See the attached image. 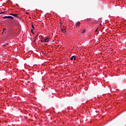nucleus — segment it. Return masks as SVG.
<instances>
[{
	"instance_id": "nucleus-1",
	"label": "nucleus",
	"mask_w": 126,
	"mask_h": 126,
	"mask_svg": "<svg viewBox=\"0 0 126 126\" xmlns=\"http://www.w3.org/2000/svg\"><path fill=\"white\" fill-rule=\"evenodd\" d=\"M2 18H4V19L8 18L9 19H13V17L11 16H5Z\"/></svg>"
},
{
	"instance_id": "nucleus-2",
	"label": "nucleus",
	"mask_w": 126,
	"mask_h": 126,
	"mask_svg": "<svg viewBox=\"0 0 126 126\" xmlns=\"http://www.w3.org/2000/svg\"><path fill=\"white\" fill-rule=\"evenodd\" d=\"M71 61H75L76 60V57L75 56H72L71 58H70Z\"/></svg>"
},
{
	"instance_id": "nucleus-3",
	"label": "nucleus",
	"mask_w": 126,
	"mask_h": 126,
	"mask_svg": "<svg viewBox=\"0 0 126 126\" xmlns=\"http://www.w3.org/2000/svg\"><path fill=\"white\" fill-rule=\"evenodd\" d=\"M10 15H12V16H15V17H17V16L18 15V14L11 13L10 14Z\"/></svg>"
},
{
	"instance_id": "nucleus-4",
	"label": "nucleus",
	"mask_w": 126,
	"mask_h": 126,
	"mask_svg": "<svg viewBox=\"0 0 126 126\" xmlns=\"http://www.w3.org/2000/svg\"><path fill=\"white\" fill-rule=\"evenodd\" d=\"M64 29H65V27H64V26H61V30H63Z\"/></svg>"
},
{
	"instance_id": "nucleus-5",
	"label": "nucleus",
	"mask_w": 126,
	"mask_h": 126,
	"mask_svg": "<svg viewBox=\"0 0 126 126\" xmlns=\"http://www.w3.org/2000/svg\"><path fill=\"white\" fill-rule=\"evenodd\" d=\"M61 31L64 34H65V33H66V31L65 30V29L64 30H61Z\"/></svg>"
},
{
	"instance_id": "nucleus-6",
	"label": "nucleus",
	"mask_w": 126,
	"mask_h": 126,
	"mask_svg": "<svg viewBox=\"0 0 126 126\" xmlns=\"http://www.w3.org/2000/svg\"><path fill=\"white\" fill-rule=\"evenodd\" d=\"M49 39H50V38L47 37V38H45L44 40H45V42H49Z\"/></svg>"
},
{
	"instance_id": "nucleus-7",
	"label": "nucleus",
	"mask_w": 126,
	"mask_h": 126,
	"mask_svg": "<svg viewBox=\"0 0 126 126\" xmlns=\"http://www.w3.org/2000/svg\"><path fill=\"white\" fill-rule=\"evenodd\" d=\"M76 25H77V26H79V25H80V22H77Z\"/></svg>"
},
{
	"instance_id": "nucleus-8",
	"label": "nucleus",
	"mask_w": 126,
	"mask_h": 126,
	"mask_svg": "<svg viewBox=\"0 0 126 126\" xmlns=\"http://www.w3.org/2000/svg\"><path fill=\"white\" fill-rule=\"evenodd\" d=\"M38 35H39V34H37V35L33 38L34 40H37V37H38Z\"/></svg>"
},
{
	"instance_id": "nucleus-9",
	"label": "nucleus",
	"mask_w": 126,
	"mask_h": 126,
	"mask_svg": "<svg viewBox=\"0 0 126 126\" xmlns=\"http://www.w3.org/2000/svg\"><path fill=\"white\" fill-rule=\"evenodd\" d=\"M0 14H6V13H5V11H4V12H1L0 13Z\"/></svg>"
},
{
	"instance_id": "nucleus-10",
	"label": "nucleus",
	"mask_w": 126,
	"mask_h": 126,
	"mask_svg": "<svg viewBox=\"0 0 126 126\" xmlns=\"http://www.w3.org/2000/svg\"><path fill=\"white\" fill-rule=\"evenodd\" d=\"M6 31V28H4V29H3L2 34H3V32H4L5 31Z\"/></svg>"
},
{
	"instance_id": "nucleus-11",
	"label": "nucleus",
	"mask_w": 126,
	"mask_h": 126,
	"mask_svg": "<svg viewBox=\"0 0 126 126\" xmlns=\"http://www.w3.org/2000/svg\"><path fill=\"white\" fill-rule=\"evenodd\" d=\"M41 41L42 43H46V41L45 40V39H43V40H41Z\"/></svg>"
},
{
	"instance_id": "nucleus-12",
	"label": "nucleus",
	"mask_w": 126,
	"mask_h": 126,
	"mask_svg": "<svg viewBox=\"0 0 126 126\" xmlns=\"http://www.w3.org/2000/svg\"><path fill=\"white\" fill-rule=\"evenodd\" d=\"M31 32L32 33V34H33V35H34L35 33H34V32H33V29L31 30Z\"/></svg>"
},
{
	"instance_id": "nucleus-13",
	"label": "nucleus",
	"mask_w": 126,
	"mask_h": 126,
	"mask_svg": "<svg viewBox=\"0 0 126 126\" xmlns=\"http://www.w3.org/2000/svg\"><path fill=\"white\" fill-rule=\"evenodd\" d=\"M83 34H84V33H85V30H84L83 32H82Z\"/></svg>"
},
{
	"instance_id": "nucleus-14",
	"label": "nucleus",
	"mask_w": 126,
	"mask_h": 126,
	"mask_svg": "<svg viewBox=\"0 0 126 126\" xmlns=\"http://www.w3.org/2000/svg\"><path fill=\"white\" fill-rule=\"evenodd\" d=\"M32 27L33 28V29H34V30H35V28H34V26L33 25H32Z\"/></svg>"
},
{
	"instance_id": "nucleus-15",
	"label": "nucleus",
	"mask_w": 126,
	"mask_h": 126,
	"mask_svg": "<svg viewBox=\"0 0 126 126\" xmlns=\"http://www.w3.org/2000/svg\"><path fill=\"white\" fill-rule=\"evenodd\" d=\"M95 32H98V29L95 30Z\"/></svg>"
},
{
	"instance_id": "nucleus-16",
	"label": "nucleus",
	"mask_w": 126,
	"mask_h": 126,
	"mask_svg": "<svg viewBox=\"0 0 126 126\" xmlns=\"http://www.w3.org/2000/svg\"><path fill=\"white\" fill-rule=\"evenodd\" d=\"M26 14H29V13H28L27 12H26Z\"/></svg>"
},
{
	"instance_id": "nucleus-17",
	"label": "nucleus",
	"mask_w": 126,
	"mask_h": 126,
	"mask_svg": "<svg viewBox=\"0 0 126 126\" xmlns=\"http://www.w3.org/2000/svg\"><path fill=\"white\" fill-rule=\"evenodd\" d=\"M36 42V40L34 39V42Z\"/></svg>"
},
{
	"instance_id": "nucleus-18",
	"label": "nucleus",
	"mask_w": 126,
	"mask_h": 126,
	"mask_svg": "<svg viewBox=\"0 0 126 126\" xmlns=\"http://www.w3.org/2000/svg\"><path fill=\"white\" fill-rule=\"evenodd\" d=\"M5 45H8V43H6Z\"/></svg>"
}]
</instances>
